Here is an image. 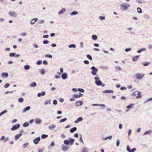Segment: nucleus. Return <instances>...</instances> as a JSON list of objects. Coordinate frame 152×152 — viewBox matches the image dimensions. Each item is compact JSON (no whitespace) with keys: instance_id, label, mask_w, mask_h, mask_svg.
I'll return each mask as SVG.
<instances>
[{"instance_id":"obj_7","label":"nucleus","mask_w":152,"mask_h":152,"mask_svg":"<svg viewBox=\"0 0 152 152\" xmlns=\"http://www.w3.org/2000/svg\"><path fill=\"white\" fill-rule=\"evenodd\" d=\"M20 126L19 124H17L14 125L11 128V130L12 131H15L19 129Z\"/></svg>"},{"instance_id":"obj_16","label":"nucleus","mask_w":152,"mask_h":152,"mask_svg":"<svg viewBox=\"0 0 152 152\" xmlns=\"http://www.w3.org/2000/svg\"><path fill=\"white\" fill-rule=\"evenodd\" d=\"M31 109V107L30 106L26 107L24 108L23 110V113H25L28 110Z\"/></svg>"},{"instance_id":"obj_13","label":"nucleus","mask_w":152,"mask_h":152,"mask_svg":"<svg viewBox=\"0 0 152 152\" xmlns=\"http://www.w3.org/2000/svg\"><path fill=\"white\" fill-rule=\"evenodd\" d=\"M61 77L63 80H65L68 77V75L66 73H63L62 74Z\"/></svg>"},{"instance_id":"obj_48","label":"nucleus","mask_w":152,"mask_h":152,"mask_svg":"<svg viewBox=\"0 0 152 152\" xmlns=\"http://www.w3.org/2000/svg\"><path fill=\"white\" fill-rule=\"evenodd\" d=\"M45 56V57L49 58H51L52 57V56L51 55L49 54H47Z\"/></svg>"},{"instance_id":"obj_11","label":"nucleus","mask_w":152,"mask_h":152,"mask_svg":"<svg viewBox=\"0 0 152 152\" xmlns=\"http://www.w3.org/2000/svg\"><path fill=\"white\" fill-rule=\"evenodd\" d=\"M76 106L79 107L81 106L83 104V102L81 101H79L75 102Z\"/></svg>"},{"instance_id":"obj_56","label":"nucleus","mask_w":152,"mask_h":152,"mask_svg":"<svg viewBox=\"0 0 152 152\" xmlns=\"http://www.w3.org/2000/svg\"><path fill=\"white\" fill-rule=\"evenodd\" d=\"M57 104V100L55 99L53 100V105H56Z\"/></svg>"},{"instance_id":"obj_4","label":"nucleus","mask_w":152,"mask_h":152,"mask_svg":"<svg viewBox=\"0 0 152 152\" xmlns=\"http://www.w3.org/2000/svg\"><path fill=\"white\" fill-rule=\"evenodd\" d=\"M144 75L142 73H137L135 74V77L137 79L140 80L143 78Z\"/></svg>"},{"instance_id":"obj_52","label":"nucleus","mask_w":152,"mask_h":152,"mask_svg":"<svg viewBox=\"0 0 152 152\" xmlns=\"http://www.w3.org/2000/svg\"><path fill=\"white\" fill-rule=\"evenodd\" d=\"M44 22V21L43 20H41L38 21V23L39 24H42Z\"/></svg>"},{"instance_id":"obj_41","label":"nucleus","mask_w":152,"mask_h":152,"mask_svg":"<svg viewBox=\"0 0 152 152\" xmlns=\"http://www.w3.org/2000/svg\"><path fill=\"white\" fill-rule=\"evenodd\" d=\"M15 53H10L9 54V56L11 57H15Z\"/></svg>"},{"instance_id":"obj_3","label":"nucleus","mask_w":152,"mask_h":152,"mask_svg":"<svg viewBox=\"0 0 152 152\" xmlns=\"http://www.w3.org/2000/svg\"><path fill=\"white\" fill-rule=\"evenodd\" d=\"M91 74L93 76L97 75L96 73L98 71V69L94 66H92L91 68Z\"/></svg>"},{"instance_id":"obj_60","label":"nucleus","mask_w":152,"mask_h":152,"mask_svg":"<svg viewBox=\"0 0 152 152\" xmlns=\"http://www.w3.org/2000/svg\"><path fill=\"white\" fill-rule=\"evenodd\" d=\"M10 140V138L9 137H7L4 140V142H5L7 141H9Z\"/></svg>"},{"instance_id":"obj_36","label":"nucleus","mask_w":152,"mask_h":152,"mask_svg":"<svg viewBox=\"0 0 152 152\" xmlns=\"http://www.w3.org/2000/svg\"><path fill=\"white\" fill-rule=\"evenodd\" d=\"M7 110H4V111H2L0 113V117L1 115L5 114V113L7 112Z\"/></svg>"},{"instance_id":"obj_20","label":"nucleus","mask_w":152,"mask_h":152,"mask_svg":"<svg viewBox=\"0 0 152 152\" xmlns=\"http://www.w3.org/2000/svg\"><path fill=\"white\" fill-rule=\"evenodd\" d=\"M137 95H138L136 97V99H138L142 97V95L140 92L137 91Z\"/></svg>"},{"instance_id":"obj_43","label":"nucleus","mask_w":152,"mask_h":152,"mask_svg":"<svg viewBox=\"0 0 152 152\" xmlns=\"http://www.w3.org/2000/svg\"><path fill=\"white\" fill-rule=\"evenodd\" d=\"M29 145V143L27 142L24 144L23 145V147L24 148L27 147Z\"/></svg>"},{"instance_id":"obj_22","label":"nucleus","mask_w":152,"mask_h":152,"mask_svg":"<svg viewBox=\"0 0 152 152\" xmlns=\"http://www.w3.org/2000/svg\"><path fill=\"white\" fill-rule=\"evenodd\" d=\"M83 118L82 117H80L77 118V120H76L75 123H78V122L81 121L83 120Z\"/></svg>"},{"instance_id":"obj_64","label":"nucleus","mask_w":152,"mask_h":152,"mask_svg":"<svg viewBox=\"0 0 152 152\" xmlns=\"http://www.w3.org/2000/svg\"><path fill=\"white\" fill-rule=\"evenodd\" d=\"M26 35V33H22L20 34V36H25Z\"/></svg>"},{"instance_id":"obj_32","label":"nucleus","mask_w":152,"mask_h":152,"mask_svg":"<svg viewBox=\"0 0 152 152\" xmlns=\"http://www.w3.org/2000/svg\"><path fill=\"white\" fill-rule=\"evenodd\" d=\"M92 39L94 40H96L97 39V36L96 35H93L91 37Z\"/></svg>"},{"instance_id":"obj_54","label":"nucleus","mask_w":152,"mask_h":152,"mask_svg":"<svg viewBox=\"0 0 152 152\" xmlns=\"http://www.w3.org/2000/svg\"><path fill=\"white\" fill-rule=\"evenodd\" d=\"M42 63V61L41 60H39L37 62V65H39L41 64Z\"/></svg>"},{"instance_id":"obj_37","label":"nucleus","mask_w":152,"mask_h":152,"mask_svg":"<svg viewBox=\"0 0 152 152\" xmlns=\"http://www.w3.org/2000/svg\"><path fill=\"white\" fill-rule=\"evenodd\" d=\"M68 47L69 48H75L76 47V45L74 44H72L69 45L68 46Z\"/></svg>"},{"instance_id":"obj_33","label":"nucleus","mask_w":152,"mask_h":152,"mask_svg":"<svg viewBox=\"0 0 152 152\" xmlns=\"http://www.w3.org/2000/svg\"><path fill=\"white\" fill-rule=\"evenodd\" d=\"M30 69V66L29 65H25L24 66V69L28 70Z\"/></svg>"},{"instance_id":"obj_58","label":"nucleus","mask_w":152,"mask_h":152,"mask_svg":"<svg viewBox=\"0 0 152 152\" xmlns=\"http://www.w3.org/2000/svg\"><path fill=\"white\" fill-rule=\"evenodd\" d=\"M101 68L103 69H108V67L106 66H102L101 67Z\"/></svg>"},{"instance_id":"obj_44","label":"nucleus","mask_w":152,"mask_h":152,"mask_svg":"<svg viewBox=\"0 0 152 152\" xmlns=\"http://www.w3.org/2000/svg\"><path fill=\"white\" fill-rule=\"evenodd\" d=\"M86 56L90 60H92V58L90 55L88 54Z\"/></svg>"},{"instance_id":"obj_17","label":"nucleus","mask_w":152,"mask_h":152,"mask_svg":"<svg viewBox=\"0 0 152 152\" xmlns=\"http://www.w3.org/2000/svg\"><path fill=\"white\" fill-rule=\"evenodd\" d=\"M9 76V74L7 72H3L1 74V76L3 77H7Z\"/></svg>"},{"instance_id":"obj_26","label":"nucleus","mask_w":152,"mask_h":152,"mask_svg":"<svg viewBox=\"0 0 152 152\" xmlns=\"http://www.w3.org/2000/svg\"><path fill=\"white\" fill-rule=\"evenodd\" d=\"M51 100H49L45 101V102L44 103V104L45 105H47L48 104H50L51 103Z\"/></svg>"},{"instance_id":"obj_31","label":"nucleus","mask_w":152,"mask_h":152,"mask_svg":"<svg viewBox=\"0 0 152 152\" xmlns=\"http://www.w3.org/2000/svg\"><path fill=\"white\" fill-rule=\"evenodd\" d=\"M36 86V83L35 82H33L30 84V87H35Z\"/></svg>"},{"instance_id":"obj_30","label":"nucleus","mask_w":152,"mask_h":152,"mask_svg":"<svg viewBox=\"0 0 152 152\" xmlns=\"http://www.w3.org/2000/svg\"><path fill=\"white\" fill-rule=\"evenodd\" d=\"M39 72L41 74L44 75L45 73V71L44 69H42L39 70Z\"/></svg>"},{"instance_id":"obj_34","label":"nucleus","mask_w":152,"mask_h":152,"mask_svg":"<svg viewBox=\"0 0 152 152\" xmlns=\"http://www.w3.org/2000/svg\"><path fill=\"white\" fill-rule=\"evenodd\" d=\"M78 12L76 11H73L71 13H70V15L71 16L76 15L78 14Z\"/></svg>"},{"instance_id":"obj_39","label":"nucleus","mask_w":152,"mask_h":152,"mask_svg":"<svg viewBox=\"0 0 152 152\" xmlns=\"http://www.w3.org/2000/svg\"><path fill=\"white\" fill-rule=\"evenodd\" d=\"M48 137L47 134H42L41 135V137L42 139H44L47 138Z\"/></svg>"},{"instance_id":"obj_15","label":"nucleus","mask_w":152,"mask_h":152,"mask_svg":"<svg viewBox=\"0 0 152 152\" xmlns=\"http://www.w3.org/2000/svg\"><path fill=\"white\" fill-rule=\"evenodd\" d=\"M35 123L37 124H38L42 122L41 120L39 118H37L35 120Z\"/></svg>"},{"instance_id":"obj_2","label":"nucleus","mask_w":152,"mask_h":152,"mask_svg":"<svg viewBox=\"0 0 152 152\" xmlns=\"http://www.w3.org/2000/svg\"><path fill=\"white\" fill-rule=\"evenodd\" d=\"M121 9L122 11H126L130 7V5L127 3H123L120 5Z\"/></svg>"},{"instance_id":"obj_29","label":"nucleus","mask_w":152,"mask_h":152,"mask_svg":"<svg viewBox=\"0 0 152 152\" xmlns=\"http://www.w3.org/2000/svg\"><path fill=\"white\" fill-rule=\"evenodd\" d=\"M152 132L151 130H149L145 132L144 133V134L146 135L148 134H149Z\"/></svg>"},{"instance_id":"obj_63","label":"nucleus","mask_w":152,"mask_h":152,"mask_svg":"<svg viewBox=\"0 0 152 152\" xmlns=\"http://www.w3.org/2000/svg\"><path fill=\"white\" fill-rule=\"evenodd\" d=\"M80 47L81 48H83L84 47V46L83 45V42H81L80 43Z\"/></svg>"},{"instance_id":"obj_53","label":"nucleus","mask_w":152,"mask_h":152,"mask_svg":"<svg viewBox=\"0 0 152 152\" xmlns=\"http://www.w3.org/2000/svg\"><path fill=\"white\" fill-rule=\"evenodd\" d=\"M132 49L131 48H127L125 50V51L126 52H128L129 51L131 50Z\"/></svg>"},{"instance_id":"obj_21","label":"nucleus","mask_w":152,"mask_h":152,"mask_svg":"<svg viewBox=\"0 0 152 152\" xmlns=\"http://www.w3.org/2000/svg\"><path fill=\"white\" fill-rule=\"evenodd\" d=\"M56 127L55 125L54 124H52L50 126H49L48 128L50 130H53Z\"/></svg>"},{"instance_id":"obj_27","label":"nucleus","mask_w":152,"mask_h":152,"mask_svg":"<svg viewBox=\"0 0 152 152\" xmlns=\"http://www.w3.org/2000/svg\"><path fill=\"white\" fill-rule=\"evenodd\" d=\"M139 58V56H136L133 57L132 60L134 61H136Z\"/></svg>"},{"instance_id":"obj_10","label":"nucleus","mask_w":152,"mask_h":152,"mask_svg":"<svg viewBox=\"0 0 152 152\" xmlns=\"http://www.w3.org/2000/svg\"><path fill=\"white\" fill-rule=\"evenodd\" d=\"M62 150L63 151H66L68 150L69 148L67 146L65 145H61Z\"/></svg>"},{"instance_id":"obj_51","label":"nucleus","mask_w":152,"mask_h":152,"mask_svg":"<svg viewBox=\"0 0 152 152\" xmlns=\"http://www.w3.org/2000/svg\"><path fill=\"white\" fill-rule=\"evenodd\" d=\"M99 19L102 20H104L105 19V17L103 16H100L99 17Z\"/></svg>"},{"instance_id":"obj_9","label":"nucleus","mask_w":152,"mask_h":152,"mask_svg":"<svg viewBox=\"0 0 152 152\" xmlns=\"http://www.w3.org/2000/svg\"><path fill=\"white\" fill-rule=\"evenodd\" d=\"M41 138L40 137L36 138L34 140L33 142L34 143L36 144H37L40 140Z\"/></svg>"},{"instance_id":"obj_49","label":"nucleus","mask_w":152,"mask_h":152,"mask_svg":"<svg viewBox=\"0 0 152 152\" xmlns=\"http://www.w3.org/2000/svg\"><path fill=\"white\" fill-rule=\"evenodd\" d=\"M77 90L79 91H80L82 93H83L84 92V90L82 88H79L77 89Z\"/></svg>"},{"instance_id":"obj_57","label":"nucleus","mask_w":152,"mask_h":152,"mask_svg":"<svg viewBox=\"0 0 152 152\" xmlns=\"http://www.w3.org/2000/svg\"><path fill=\"white\" fill-rule=\"evenodd\" d=\"M120 141L119 140H117L116 141V146L118 147L120 144Z\"/></svg>"},{"instance_id":"obj_35","label":"nucleus","mask_w":152,"mask_h":152,"mask_svg":"<svg viewBox=\"0 0 152 152\" xmlns=\"http://www.w3.org/2000/svg\"><path fill=\"white\" fill-rule=\"evenodd\" d=\"M134 105V104H131L126 106V108L128 109H131Z\"/></svg>"},{"instance_id":"obj_59","label":"nucleus","mask_w":152,"mask_h":152,"mask_svg":"<svg viewBox=\"0 0 152 152\" xmlns=\"http://www.w3.org/2000/svg\"><path fill=\"white\" fill-rule=\"evenodd\" d=\"M10 85L9 83H7L4 85V87L5 88H7L9 87Z\"/></svg>"},{"instance_id":"obj_18","label":"nucleus","mask_w":152,"mask_h":152,"mask_svg":"<svg viewBox=\"0 0 152 152\" xmlns=\"http://www.w3.org/2000/svg\"><path fill=\"white\" fill-rule=\"evenodd\" d=\"M66 11V9L65 8H63L58 12L59 15H61L64 13Z\"/></svg>"},{"instance_id":"obj_5","label":"nucleus","mask_w":152,"mask_h":152,"mask_svg":"<svg viewBox=\"0 0 152 152\" xmlns=\"http://www.w3.org/2000/svg\"><path fill=\"white\" fill-rule=\"evenodd\" d=\"M95 80V83L98 86H100L102 83V82L100 80V78L97 76L95 77L94 78Z\"/></svg>"},{"instance_id":"obj_46","label":"nucleus","mask_w":152,"mask_h":152,"mask_svg":"<svg viewBox=\"0 0 152 152\" xmlns=\"http://www.w3.org/2000/svg\"><path fill=\"white\" fill-rule=\"evenodd\" d=\"M81 152H88L86 147H84L81 151Z\"/></svg>"},{"instance_id":"obj_55","label":"nucleus","mask_w":152,"mask_h":152,"mask_svg":"<svg viewBox=\"0 0 152 152\" xmlns=\"http://www.w3.org/2000/svg\"><path fill=\"white\" fill-rule=\"evenodd\" d=\"M32 45L34 47L36 48H37L38 47V45L34 43L32 44Z\"/></svg>"},{"instance_id":"obj_19","label":"nucleus","mask_w":152,"mask_h":152,"mask_svg":"<svg viewBox=\"0 0 152 152\" xmlns=\"http://www.w3.org/2000/svg\"><path fill=\"white\" fill-rule=\"evenodd\" d=\"M141 64L143 66H147L150 64V62L145 61L143 62H142Z\"/></svg>"},{"instance_id":"obj_14","label":"nucleus","mask_w":152,"mask_h":152,"mask_svg":"<svg viewBox=\"0 0 152 152\" xmlns=\"http://www.w3.org/2000/svg\"><path fill=\"white\" fill-rule=\"evenodd\" d=\"M22 135V134H19L15 135V140H18Z\"/></svg>"},{"instance_id":"obj_50","label":"nucleus","mask_w":152,"mask_h":152,"mask_svg":"<svg viewBox=\"0 0 152 152\" xmlns=\"http://www.w3.org/2000/svg\"><path fill=\"white\" fill-rule=\"evenodd\" d=\"M43 44L46 45L49 43V41L48 40H45L43 41Z\"/></svg>"},{"instance_id":"obj_8","label":"nucleus","mask_w":152,"mask_h":152,"mask_svg":"<svg viewBox=\"0 0 152 152\" xmlns=\"http://www.w3.org/2000/svg\"><path fill=\"white\" fill-rule=\"evenodd\" d=\"M126 150L128 152H134L136 150V149L135 148H133L132 150H131L129 146H127L126 147Z\"/></svg>"},{"instance_id":"obj_24","label":"nucleus","mask_w":152,"mask_h":152,"mask_svg":"<svg viewBox=\"0 0 152 152\" xmlns=\"http://www.w3.org/2000/svg\"><path fill=\"white\" fill-rule=\"evenodd\" d=\"M113 92V91L112 90H106L102 91V93H111Z\"/></svg>"},{"instance_id":"obj_47","label":"nucleus","mask_w":152,"mask_h":152,"mask_svg":"<svg viewBox=\"0 0 152 152\" xmlns=\"http://www.w3.org/2000/svg\"><path fill=\"white\" fill-rule=\"evenodd\" d=\"M67 120V118H64L61 119L59 121V123H61L66 121Z\"/></svg>"},{"instance_id":"obj_61","label":"nucleus","mask_w":152,"mask_h":152,"mask_svg":"<svg viewBox=\"0 0 152 152\" xmlns=\"http://www.w3.org/2000/svg\"><path fill=\"white\" fill-rule=\"evenodd\" d=\"M83 63L86 64H88L89 62L88 60H85L83 61Z\"/></svg>"},{"instance_id":"obj_23","label":"nucleus","mask_w":152,"mask_h":152,"mask_svg":"<svg viewBox=\"0 0 152 152\" xmlns=\"http://www.w3.org/2000/svg\"><path fill=\"white\" fill-rule=\"evenodd\" d=\"M112 137V136H110L107 137H103L102 138V140H105L108 139H109L110 140H111Z\"/></svg>"},{"instance_id":"obj_12","label":"nucleus","mask_w":152,"mask_h":152,"mask_svg":"<svg viewBox=\"0 0 152 152\" xmlns=\"http://www.w3.org/2000/svg\"><path fill=\"white\" fill-rule=\"evenodd\" d=\"M38 19L37 18H33L30 21V23L31 24L33 25L37 21Z\"/></svg>"},{"instance_id":"obj_40","label":"nucleus","mask_w":152,"mask_h":152,"mask_svg":"<svg viewBox=\"0 0 152 152\" xmlns=\"http://www.w3.org/2000/svg\"><path fill=\"white\" fill-rule=\"evenodd\" d=\"M73 97L75 98H78L80 97V96L78 94H74L73 96Z\"/></svg>"},{"instance_id":"obj_38","label":"nucleus","mask_w":152,"mask_h":152,"mask_svg":"<svg viewBox=\"0 0 152 152\" xmlns=\"http://www.w3.org/2000/svg\"><path fill=\"white\" fill-rule=\"evenodd\" d=\"M137 12L138 13L140 14L142 12V10L140 7H137Z\"/></svg>"},{"instance_id":"obj_25","label":"nucleus","mask_w":152,"mask_h":152,"mask_svg":"<svg viewBox=\"0 0 152 152\" xmlns=\"http://www.w3.org/2000/svg\"><path fill=\"white\" fill-rule=\"evenodd\" d=\"M77 129V128L76 127H74L70 129V132L72 133L75 132Z\"/></svg>"},{"instance_id":"obj_6","label":"nucleus","mask_w":152,"mask_h":152,"mask_svg":"<svg viewBox=\"0 0 152 152\" xmlns=\"http://www.w3.org/2000/svg\"><path fill=\"white\" fill-rule=\"evenodd\" d=\"M9 15L11 17L16 18L18 16L17 13L14 11H10L8 13Z\"/></svg>"},{"instance_id":"obj_62","label":"nucleus","mask_w":152,"mask_h":152,"mask_svg":"<svg viewBox=\"0 0 152 152\" xmlns=\"http://www.w3.org/2000/svg\"><path fill=\"white\" fill-rule=\"evenodd\" d=\"M137 91H135L132 94V96H135L136 95H137Z\"/></svg>"},{"instance_id":"obj_1","label":"nucleus","mask_w":152,"mask_h":152,"mask_svg":"<svg viewBox=\"0 0 152 152\" xmlns=\"http://www.w3.org/2000/svg\"><path fill=\"white\" fill-rule=\"evenodd\" d=\"M74 141L75 140L74 139L71 138H69L68 140H64V143L66 145H72L73 144Z\"/></svg>"},{"instance_id":"obj_42","label":"nucleus","mask_w":152,"mask_h":152,"mask_svg":"<svg viewBox=\"0 0 152 152\" xmlns=\"http://www.w3.org/2000/svg\"><path fill=\"white\" fill-rule=\"evenodd\" d=\"M29 123L28 122H25L23 124V126L24 127H27L29 126Z\"/></svg>"},{"instance_id":"obj_45","label":"nucleus","mask_w":152,"mask_h":152,"mask_svg":"<svg viewBox=\"0 0 152 152\" xmlns=\"http://www.w3.org/2000/svg\"><path fill=\"white\" fill-rule=\"evenodd\" d=\"M18 101L20 103H22L23 102L24 100L23 98L21 97L19 98L18 99Z\"/></svg>"},{"instance_id":"obj_28","label":"nucleus","mask_w":152,"mask_h":152,"mask_svg":"<svg viewBox=\"0 0 152 152\" xmlns=\"http://www.w3.org/2000/svg\"><path fill=\"white\" fill-rule=\"evenodd\" d=\"M146 50V49L145 48H142L138 50L137 51V52L138 53H141V52L145 51Z\"/></svg>"}]
</instances>
